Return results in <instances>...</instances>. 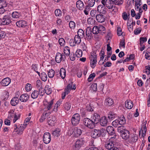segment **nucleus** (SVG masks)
<instances>
[{"instance_id":"1","label":"nucleus","mask_w":150,"mask_h":150,"mask_svg":"<svg viewBox=\"0 0 150 150\" xmlns=\"http://www.w3.org/2000/svg\"><path fill=\"white\" fill-rule=\"evenodd\" d=\"M104 129H94L91 133V137L93 138L96 139L99 137H102L105 134Z\"/></svg>"},{"instance_id":"2","label":"nucleus","mask_w":150,"mask_h":150,"mask_svg":"<svg viewBox=\"0 0 150 150\" xmlns=\"http://www.w3.org/2000/svg\"><path fill=\"white\" fill-rule=\"evenodd\" d=\"M126 123V121L124 116L120 117L117 120H114L112 123V125L115 127H117L119 125H123Z\"/></svg>"},{"instance_id":"3","label":"nucleus","mask_w":150,"mask_h":150,"mask_svg":"<svg viewBox=\"0 0 150 150\" xmlns=\"http://www.w3.org/2000/svg\"><path fill=\"white\" fill-rule=\"evenodd\" d=\"M11 15L8 14L4 16L2 18L0 19V24L2 25H8L12 21Z\"/></svg>"},{"instance_id":"4","label":"nucleus","mask_w":150,"mask_h":150,"mask_svg":"<svg viewBox=\"0 0 150 150\" xmlns=\"http://www.w3.org/2000/svg\"><path fill=\"white\" fill-rule=\"evenodd\" d=\"M27 125V123L21 124L19 127L17 129L18 127L17 125L15 124L14 126V131L13 132H16L17 134L19 135L22 134Z\"/></svg>"},{"instance_id":"5","label":"nucleus","mask_w":150,"mask_h":150,"mask_svg":"<svg viewBox=\"0 0 150 150\" xmlns=\"http://www.w3.org/2000/svg\"><path fill=\"white\" fill-rule=\"evenodd\" d=\"M85 143L83 138L78 139L74 144L73 149L74 150H79Z\"/></svg>"},{"instance_id":"6","label":"nucleus","mask_w":150,"mask_h":150,"mask_svg":"<svg viewBox=\"0 0 150 150\" xmlns=\"http://www.w3.org/2000/svg\"><path fill=\"white\" fill-rule=\"evenodd\" d=\"M83 124L86 127L90 129H93L95 125L91 119L88 118H85L83 120Z\"/></svg>"},{"instance_id":"7","label":"nucleus","mask_w":150,"mask_h":150,"mask_svg":"<svg viewBox=\"0 0 150 150\" xmlns=\"http://www.w3.org/2000/svg\"><path fill=\"white\" fill-rule=\"evenodd\" d=\"M80 116L78 113L74 114L72 117L71 121L72 124L75 126L78 124L79 122Z\"/></svg>"},{"instance_id":"8","label":"nucleus","mask_w":150,"mask_h":150,"mask_svg":"<svg viewBox=\"0 0 150 150\" xmlns=\"http://www.w3.org/2000/svg\"><path fill=\"white\" fill-rule=\"evenodd\" d=\"M65 59V56L63 54H62L59 52L57 53L55 57V60L57 63H59L61 61H64Z\"/></svg>"},{"instance_id":"9","label":"nucleus","mask_w":150,"mask_h":150,"mask_svg":"<svg viewBox=\"0 0 150 150\" xmlns=\"http://www.w3.org/2000/svg\"><path fill=\"white\" fill-rule=\"evenodd\" d=\"M81 38L79 36L76 35L74 37V41L73 42H72L73 41V39L70 40V41H71V42H70V45L73 47L76 44L78 45L79 44L81 41Z\"/></svg>"},{"instance_id":"10","label":"nucleus","mask_w":150,"mask_h":150,"mask_svg":"<svg viewBox=\"0 0 150 150\" xmlns=\"http://www.w3.org/2000/svg\"><path fill=\"white\" fill-rule=\"evenodd\" d=\"M100 118V115L97 113H94L93 114L91 117V120L94 122L95 125L98 123Z\"/></svg>"},{"instance_id":"11","label":"nucleus","mask_w":150,"mask_h":150,"mask_svg":"<svg viewBox=\"0 0 150 150\" xmlns=\"http://www.w3.org/2000/svg\"><path fill=\"white\" fill-rule=\"evenodd\" d=\"M43 141L45 144L49 143L51 141V135L49 132H45L44 133L43 137Z\"/></svg>"},{"instance_id":"12","label":"nucleus","mask_w":150,"mask_h":150,"mask_svg":"<svg viewBox=\"0 0 150 150\" xmlns=\"http://www.w3.org/2000/svg\"><path fill=\"white\" fill-rule=\"evenodd\" d=\"M83 130L77 127H74L73 129L74 137H78L82 134Z\"/></svg>"},{"instance_id":"13","label":"nucleus","mask_w":150,"mask_h":150,"mask_svg":"<svg viewBox=\"0 0 150 150\" xmlns=\"http://www.w3.org/2000/svg\"><path fill=\"white\" fill-rule=\"evenodd\" d=\"M47 122L49 125L52 126L56 122V117L54 116H50L47 119Z\"/></svg>"},{"instance_id":"14","label":"nucleus","mask_w":150,"mask_h":150,"mask_svg":"<svg viewBox=\"0 0 150 150\" xmlns=\"http://www.w3.org/2000/svg\"><path fill=\"white\" fill-rule=\"evenodd\" d=\"M106 130L108 133L111 135L116 136L114 128L112 126H108L107 127Z\"/></svg>"},{"instance_id":"15","label":"nucleus","mask_w":150,"mask_h":150,"mask_svg":"<svg viewBox=\"0 0 150 150\" xmlns=\"http://www.w3.org/2000/svg\"><path fill=\"white\" fill-rule=\"evenodd\" d=\"M11 81V80L10 78L6 77L2 80L1 84L3 86H7L10 84Z\"/></svg>"},{"instance_id":"16","label":"nucleus","mask_w":150,"mask_h":150,"mask_svg":"<svg viewBox=\"0 0 150 150\" xmlns=\"http://www.w3.org/2000/svg\"><path fill=\"white\" fill-rule=\"evenodd\" d=\"M16 26L18 27H25L27 25L26 22L25 21L21 20L17 21L16 23Z\"/></svg>"},{"instance_id":"17","label":"nucleus","mask_w":150,"mask_h":150,"mask_svg":"<svg viewBox=\"0 0 150 150\" xmlns=\"http://www.w3.org/2000/svg\"><path fill=\"white\" fill-rule=\"evenodd\" d=\"M106 8H105L102 5H99L97 7V11L103 14H104L106 13Z\"/></svg>"},{"instance_id":"18","label":"nucleus","mask_w":150,"mask_h":150,"mask_svg":"<svg viewBox=\"0 0 150 150\" xmlns=\"http://www.w3.org/2000/svg\"><path fill=\"white\" fill-rule=\"evenodd\" d=\"M100 125L102 126H105L107 125L108 123L107 119L105 116L101 117L100 120Z\"/></svg>"},{"instance_id":"19","label":"nucleus","mask_w":150,"mask_h":150,"mask_svg":"<svg viewBox=\"0 0 150 150\" xmlns=\"http://www.w3.org/2000/svg\"><path fill=\"white\" fill-rule=\"evenodd\" d=\"M97 21L100 23H102L105 21V17L104 16L101 14H97L96 16Z\"/></svg>"},{"instance_id":"20","label":"nucleus","mask_w":150,"mask_h":150,"mask_svg":"<svg viewBox=\"0 0 150 150\" xmlns=\"http://www.w3.org/2000/svg\"><path fill=\"white\" fill-rule=\"evenodd\" d=\"M130 133L128 130H125L124 132L121 134V136L123 139L127 140L129 138Z\"/></svg>"},{"instance_id":"21","label":"nucleus","mask_w":150,"mask_h":150,"mask_svg":"<svg viewBox=\"0 0 150 150\" xmlns=\"http://www.w3.org/2000/svg\"><path fill=\"white\" fill-rule=\"evenodd\" d=\"M20 117V115L19 114L18 116L16 115V114H8V118L11 119L13 118V122L14 123L16 121L18 120Z\"/></svg>"},{"instance_id":"22","label":"nucleus","mask_w":150,"mask_h":150,"mask_svg":"<svg viewBox=\"0 0 150 150\" xmlns=\"http://www.w3.org/2000/svg\"><path fill=\"white\" fill-rule=\"evenodd\" d=\"M117 117V115L112 112H109L108 115V118L110 120H112Z\"/></svg>"},{"instance_id":"23","label":"nucleus","mask_w":150,"mask_h":150,"mask_svg":"<svg viewBox=\"0 0 150 150\" xmlns=\"http://www.w3.org/2000/svg\"><path fill=\"white\" fill-rule=\"evenodd\" d=\"M54 99H52L48 102H46L45 104V108L48 110H50L52 108V105L53 103Z\"/></svg>"},{"instance_id":"24","label":"nucleus","mask_w":150,"mask_h":150,"mask_svg":"<svg viewBox=\"0 0 150 150\" xmlns=\"http://www.w3.org/2000/svg\"><path fill=\"white\" fill-rule=\"evenodd\" d=\"M6 5L7 4L5 1L0 0V9H2L1 12L0 13H3L4 12L5 10L3 8L6 7Z\"/></svg>"},{"instance_id":"25","label":"nucleus","mask_w":150,"mask_h":150,"mask_svg":"<svg viewBox=\"0 0 150 150\" xmlns=\"http://www.w3.org/2000/svg\"><path fill=\"white\" fill-rule=\"evenodd\" d=\"M29 96L27 94H24L21 96L20 100L22 102L27 101L28 99Z\"/></svg>"},{"instance_id":"26","label":"nucleus","mask_w":150,"mask_h":150,"mask_svg":"<svg viewBox=\"0 0 150 150\" xmlns=\"http://www.w3.org/2000/svg\"><path fill=\"white\" fill-rule=\"evenodd\" d=\"M138 139L137 135L133 134L131 137L129 138V142L130 143L135 142Z\"/></svg>"},{"instance_id":"27","label":"nucleus","mask_w":150,"mask_h":150,"mask_svg":"<svg viewBox=\"0 0 150 150\" xmlns=\"http://www.w3.org/2000/svg\"><path fill=\"white\" fill-rule=\"evenodd\" d=\"M133 106V103L132 101L127 100L125 102V107L127 109H131Z\"/></svg>"},{"instance_id":"28","label":"nucleus","mask_w":150,"mask_h":150,"mask_svg":"<svg viewBox=\"0 0 150 150\" xmlns=\"http://www.w3.org/2000/svg\"><path fill=\"white\" fill-rule=\"evenodd\" d=\"M19 102V99L18 97H14L13 98L11 101V104L12 106L16 105Z\"/></svg>"},{"instance_id":"29","label":"nucleus","mask_w":150,"mask_h":150,"mask_svg":"<svg viewBox=\"0 0 150 150\" xmlns=\"http://www.w3.org/2000/svg\"><path fill=\"white\" fill-rule=\"evenodd\" d=\"M84 4L81 0L78 1L76 3V6L77 8L79 10L82 9L84 7Z\"/></svg>"},{"instance_id":"30","label":"nucleus","mask_w":150,"mask_h":150,"mask_svg":"<svg viewBox=\"0 0 150 150\" xmlns=\"http://www.w3.org/2000/svg\"><path fill=\"white\" fill-rule=\"evenodd\" d=\"M113 3L111 0H106V6L108 9H112L113 7Z\"/></svg>"},{"instance_id":"31","label":"nucleus","mask_w":150,"mask_h":150,"mask_svg":"<svg viewBox=\"0 0 150 150\" xmlns=\"http://www.w3.org/2000/svg\"><path fill=\"white\" fill-rule=\"evenodd\" d=\"M114 146L113 142H109L105 144V148L109 150L111 149Z\"/></svg>"},{"instance_id":"32","label":"nucleus","mask_w":150,"mask_h":150,"mask_svg":"<svg viewBox=\"0 0 150 150\" xmlns=\"http://www.w3.org/2000/svg\"><path fill=\"white\" fill-rule=\"evenodd\" d=\"M60 131L61 130L57 128L52 131V134L54 137H58L60 134Z\"/></svg>"},{"instance_id":"33","label":"nucleus","mask_w":150,"mask_h":150,"mask_svg":"<svg viewBox=\"0 0 150 150\" xmlns=\"http://www.w3.org/2000/svg\"><path fill=\"white\" fill-rule=\"evenodd\" d=\"M21 16L20 13L16 11L13 12L12 13V16L13 19L19 18Z\"/></svg>"},{"instance_id":"34","label":"nucleus","mask_w":150,"mask_h":150,"mask_svg":"<svg viewBox=\"0 0 150 150\" xmlns=\"http://www.w3.org/2000/svg\"><path fill=\"white\" fill-rule=\"evenodd\" d=\"M113 103V100L110 98H106L105 100V104L106 105L111 106Z\"/></svg>"},{"instance_id":"35","label":"nucleus","mask_w":150,"mask_h":150,"mask_svg":"<svg viewBox=\"0 0 150 150\" xmlns=\"http://www.w3.org/2000/svg\"><path fill=\"white\" fill-rule=\"evenodd\" d=\"M59 74L61 77L62 79H64L66 75V70L64 68H62L60 70Z\"/></svg>"},{"instance_id":"36","label":"nucleus","mask_w":150,"mask_h":150,"mask_svg":"<svg viewBox=\"0 0 150 150\" xmlns=\"http://www.w3.org/2000/svg\"><path fill=\"white\" fill-rule=\"evenodd\" d=\"M49 115V113L44 112L42 115L40 119V122H43Z\"/></svg>"},{"instance_id":"37","label":"nucleus","mask_w":150,"mask_h":150,"mask_svg":"<svg viewBox=\"0 0 150 150\" xmlns=\"http://www.w3.org/2000/svg\"><path fill=\"white\" fill-rule=\"evenodd\" d=\"M39 95V91H38L34 90L32 93L31 97L33 99H35L38 98Z\"/></svg>"},{"instance_id":"38","label":"nucleus","mask_w":150,"mask_h":150,"mask_svg":"<svg viewBox=\"0 0 150 150\" xmlns=\"http://www.w3.org/2000/svg\"><path fill=\"white\" fill-rule=\"evenodd\" d=\"M92 30L89 27H88L86 29V36L91 37L92 36Z\"/></svg>"},{"instance_id":"39","label":"nucleus","mask_w":150,"mask_h":150,"mask_svg":"<svg viewBox=\"0 0 150 150\" xmlns=\"http://www.w3.org/2000/svg\"><path fill=\"white\" fill-rule=\"evenodd\" d=\"M45 93L47 95H49L52 92L51 88H50L49 86L48 85H46L45 86Z\"/></svg>"},{"instance_id":"40","label":"nucleus","mask_w":150,"mask_h":150,"mask_svg":"<svg viewBox=\"0 0 150 150\" xmlns=\"http://www.w3.org/2000/svg\"><path fill=\"white\" fill-rule=\"evenodd\" d=\"M90 60L91 61V66L92 68L93 69L96 66V64L97 62V60H96L95 59L94 60L91 59H90Z\"/></svg>"},{"instance_id":"41","label":"nucleus","mask_w":150,"mask_h":150,"mask_svg":"<svg viewBox=\"0 0 150 150\" xmlns=\"http://www.w3.org/2000/svg\"><path fill=\"white\" fill-rule=\"evenodd\" d=\"M40 77L42 80L44 81H46L47 79V76L45 72H42L41 73Z\"/></svg>"},{"instance_id":"42","label":"nucleus","mask_w":150,"mask_h":150,"mask_svg":"<svg viewBox=\"0 0 150 150\" xmlns=\"http://www.w3.org/2000/svg\"><path fill=\"white\" fill-rule=\"evenodd\" d=\"M54 75V71L52 69L49 70L48 73V77L51 78H52Z\"/></svg>"},{"instance_id":"43","label":"nucleus","mask_w":150,"mask_h":150,"mask_svg":"<svg viewBox=\"0 0 150 150\" xmlns=\"http://www.w3.org/2000/svg\"><path fill=\"white\" fill-rule=\"evenodd\" d=\"M125 127L123 126H120L118 127L117 131L121 134L124 132L125 130H126Z\"/></svg>"},{"instance_id":"44","label":"nucleus","mask_w":150,"mask_h":150,"mask_svg":"<svg viewBox=\"0 0 150 150\" xmlns=\"http://www.w3.org/2000/svg\"><path fill=\"white\" fill-rule=\"evenodd\" d=\"M92 33L94 34H97L99 33L98 26H95L93 28Z\"/></svg>"},{"instance_id":"45","label":"nucleus","mask_w":150,"mask_h":150,"mask_svg":"<svg viewBox=\"0 0 150 150\" xmlns=\"http://www.w3.org/2000/svg\"><path fill=\"white\" fill-rule=\"evenodd\" d=\"M77 35L81 38H83L84 36V32L82 29H80L79 30L77 33Z\"/></svg>"},{"instance_id":"46","label":"nucleus","mask_w":150,"mask_h":150,"mask_svg":"<svg viewBox=\"0 0 150 150\" xmlns=\"http://www.w3.org/2000/svg\"><path fill=\"white\" fill-rule=\"evenodd\" d=\"M64 53L67 56L69 55L70 54L69 48L67 46L65 47L64 49Z\"/></svg>"},{"instance_id":"47","label":"nucleus","mask_w":150,"mask_h":150,"mask_svg":"<svg viewBox=\"0 0 150 150\" xmlns=\"http://www.w3.org/2000/svg\"><path fill=\"white\" fill-rule=\"evenodd\" d=\"M99 33H104L105 31V28L103 25H99L98 26Z\"/></svg>"},{"instance_id":"48","label":"nucleus","mask_w":150,"mask_h":150,"mask_svg":"<svg viewBox=\"0 0 150 150\" xmlns=\"http://www.w3.org/2000/svg\"><path fill=\"white\" fill-rule=\"evenodd\" d=\"M97 84L96 83H94L92 84L90 87V89H92L93 91H97Z\"/></svg>"},{"instance_id":"49","label":"nucleus","mask_w":150,"mask_h":150,"mask_svg":"<svg viewBox=\"0 0 150 150\" xmlns=\"http://www.w3.org/2000/svg\"><path fill=\"white\" fill-rule=\"evenodd\" d=\"M64 109L68 111L71 108V105L69 103L66 102L64 104Z\"/></svg>"},{"instance_id":"50","label":"nucleus","mask_w":150,"mask_h":150,"mask_svg":"<svg viewBox=\"0 0 150 150\" xmlns=\"http://www.w3.org/2000/svg\"><path fill=\"white\" fill-rule=\"evenodd\" d=\"M56 16H61L62 15V11L59 9H56L54 12Z\"/></svg>"},{"instance_id":"51","label":"nucleus","mask_w":150,"mask_h":150,"mask_svg":"<svg viewBox=\"0 0 150 150\" xmlns=\"http://www.w3.org/2000/svg\"><path fill=\"white\" fill-rule=\"evenodd\" d=\"M72 82L71 83L69 84L67 87L70 88L71 90H75L76 88V85L74 84L73 86H72Z\"/></svg>"},{"instance_id":"52","label":"nucleus","mask_w":150,"mask_h":150,"mask_svg":"<svg viewBox=\"0 0 150 150\" xmlns=\"http://www.w3.org/2000/svg\"><path fill=\"white\" fill-rule=\"evenodd\" d=\"M96 74L94 73L91 74L89 76L88 80L89 82H90L92 81L93 78L95 76Z\"/></svg>"},{"instance_id":"53","label":"nucleus","mask_w":150,"mask_h":150,"mask_svg":"<svg viewBox=\"0 0 150 150\" xmlns=\"http://www.w3.org/2000/svg\"><path fill=\"white\" fill-rule=\"evenodd\" d=\"M90 59H91L97 60V56L96 53L95 52H93L91 53V56L89 57Z\"/></svg>"},{"instance_id":"54","label":"nucleus","mask_w":150,"mask_h":150,"mask_svg":"<svg viewBox=\"0 0 150 150\" xmlns=\"http://www.w3.org/2000/svg\"><path fill=\"white\" fill-rule=\"evenodd\" d=\"M69 27L72 29H74L75 27L76 24L73 21H70L69 23Z\"/></svg>"},{"instance_id":"55","label":"nucleus","mask_w":150,"mask_h":150,"mask_svg":"<svg viewBox=\"0 0 150 150\" xmlns=\"http://www.w3.org/2000/svg\"><path fill=\"white\" fill-rule=\"evenodd\" d=\"M90 6L88 5L86 6L85 9L84 10V13L86 15H88L90 10Z\"/></svg>"},{"instance_id":"56","label":"nucleus","mask_w":150,"mask_h":150,"mask_svg":"<svg viewBox=\"0 0 150 150\" xmlns=\"http://www.w3.org/2000/svg\"><path fill=\"white\" fill-rule=\"evenodd\" d=\"M82 54V52L81 50H77L76 52V55L77 57H81Z\"/></svg>"},{"instance_id":"57","label":"nucleus","mask_w":150,"mask_h":150,"mask_svg":"<svg viewBox=\"0 0 150 150\" xmlns=\"http://www.w3.org/2000/svg\"><path fill=\"white\" fill-rule=\"evenodd\" d=\"M45 89L43 88H41L38 89L39 95L40 96H42L44 94Z\"/></svg>"},{"instance_id":"58","label":"nucleus","mask_w":150,"mask_h":150,"mask_svg":"<svg viewBox=\"0 0 150 150\" xmlns=\"http://www.w3.org/2000/svg\"><path fill=\"white\" fill-rule=\"evenodd\" d=\"M59 44L61 46H63L64 45L65 42V40L63 38H60L59 40Z\"/></svg>"},{"instance_id":"59","label":"nucleus","mask_w":150,"mask_h":150,"mask_svg":"<svg viewBox=\"0 0 150 150\" xmlns=\"http://www.w3.org/2000/svg\"><path fill=\"white\" fill-rule=\"evenodd\" d=\"M113 2L115 5H120L122 4L123 1V0H115Z\"/></svg>"},{"instance_id":"60","label":"nucleus","mask_w":150,"mask_h":150,"mask_svg":"<svg viewBox=\"0 0 150 150\" xmlns=\"http://www.w3.org/2000/svg\"><path fill=\"white\" fill-rule=\"evenodd\" d=\"M36 86L38 89L42 88V84L40 80H38L37 81Z\"/></svg>"},{"instance_id":"61","label":"nucleus","mask_w":150,"mask_h":150,"mask_svg":"<svg viewBox=\"0 0 150 150\" xmlns=\"http://www.w3.org/2000/svg\"><path fill=\"white\" fill-rule=\"evenodd\" d=\"M25 89L27 92L30 91L32 89V86L31 84L29 83H27L26 85Z\"/></svg>"},{"instance_id":"62","label":"nucleus","mask_w":150,"mask_h":150,"mask_svg":"<svg viewBox=\"0 0 150 150\" xmlns=\"http://www.w3.org/2000/svg\"><path fill=\"white\" fill-rule=\"evenodd\" d=\"M95 1L94 0H88V4L89 6L92 7L94 5Z\"/></svg>"},{"instance_id":"63","label":"nucleus","mask_w":150,"mask_h":150,"mask_svg":"<svg viewBox=\"0 0 150 150\" xmlns=\"http://www.w3.org/2000/svg\"><path fill=\"white\" fill-rule=\"evenodd\" d=\"M105 52L104 51L102 50L100 53H99V55L100 56V59H103L105 57Z\"/></svg>"},{"instance_id":"64","label":"nucleus","mask_w":150,"mask_h":150,"mask_svg":"<svg viewBox=\"0 0 150 150\" xmlns=\"http://www.w3.org/2000/svg\"><path fill=\"white\" fill-rule=\"evenodd\" d=\"M142 31L141 28H137L135 29L134 31V34L135 35H137L140 33Z\"/></svg>"}]
</instances>
